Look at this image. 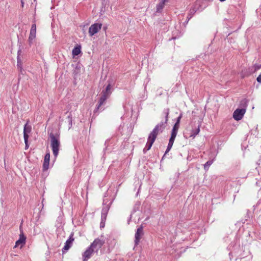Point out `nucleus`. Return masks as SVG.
Wrapping results in <instances>:
<instances>
[{
	"label": "nucleus",
	"mask_w": 261,
	"mask_h": 261,
	"mask_svg": "<svg viewBox=\"0 0 261 261\" xmlns=\"http://www.w3.org/2000/svg\"><path fill=\"white\" fill-rule=\"evenodd\" d=\"M169 112L170 110L169 108L164 109L163 111V115H164L165 117V122H161L156 125L153 130L149 134L148 138L155 141L157 136L163 132L166 126V124H167Z\"/></svg>",
	"instance_id": "1"
},
{
	"label": "nucleus",
	"mask_w": 261,
	"mask_h": 261,
	"mask_svg": "<svg viewBox=\"0 0 261 261\" xmlns=\"http://www.w3.org/2000/svg\"><path fill=\"white\" fill-rule=\"evenodd\" d=\"M49 137L50 140V146L53 154L56 158L58 155L60 147V136L57 134H54L53 133H50L49 135Z\"/></svg>",
	"instance_id": "2"
},
{
	"label": "nucleus",
	"mask_w": 261,
	"mask_h": 261,
	"mask_svg": "<svg viewBox=\"0 0 261 261\" xmlns=\"http://www.w3.org/2000/svg\"><path fill=\"white\" fill-rule=\"evenodd\" d=\"M112 85L109 83L106 87V89L102 90L101 92V95L98 102L96 110H98L100 109V107L105 102L106 100L110 97L111 94Z\"/></svg>",
	"instance_id": "3"
},
{
	"label": "nucleus",
	"mask_w": 261,
	"mask_h": 261,
	"mask_svg": "<svg viewBox=\"0 0 261 261\" xmlns=\"http://www.w3.org/2000/svg\"><path fill=\"white\" fill-rule=\"evenodd\" d=\"M102 25L101 23H95L92 24L89 28L88 33L89 36L92 37L94 34L97 33L101 29Z\"/></svg>",
	"instance_id": "4"
},
{
	"label": "nucleus",
	"mask_w": 261,
	"mask_h": 261,
	"mask_svg": "<svg viewBox=\"0 0 261 261\" xmlns=\"http://www.w3.org/2000/svg\"><path fill=\"white\" fill-rule=\"evenodd\" d=\"M104 243L105 241L103 240L97 238L94 240L93 243L90 245V247L92 248L94 251L97 252L100 248H101Z\"/></svg>",
	"instance_id": "5"
},
{
	"label": "nucleus",
	"mask_w": 261,
	"mask_h": 261,
	"mask_svg": "<svg viewBox=\"0 0 261 261\" xmlns=\"http://www.w3.org/2000/svg\"><path fill=\"white\" fill-rule=\"evenodd\" d=\"M246 112L245 109H237L233 114V117L236 120H240L243 118Z\"/></svg>",
	"instance_id": "6"
},
{
	"label": "nucleus",
	"mask_w": 261,
	"mask_h": 261,
	"mask_svg": "<svg viewBox=\"0 0 261 261\" xmlns=\"http://www.w3.org/2000/svg\"><path fill=\"white\" fill-rule=\"evenodd\" d=\"M36 25L35 23V21H34V23L32 24L31 29L30 30V35L29 37V42L30 44L32 43L33 40L36 37Z\"/></svg>",
	"instance_id": "7"
},
{
	"label": "nucleus",
	"mask_w": 261,
	"mask_h": 261,
	"mask_svg": "<svg viewBox=\"0 0 261 261\" xmlns=\"http://www.w3.org/2000/svg\"><path fill=\"white\" fill-rule=\"evenodd\" d=\"M143 235V227L140 226L137 230V231L135 233V245H138L140 239H141L142 236Z\"/></svg>",
	"instance_id": "8"
},
{
	"label": "nucleus",
	"mask_w": 261,
	"mask_h": 261,
	"mask_svg": "<svg viewBox=\"0 0 261 261\" xmlns=\"http://www.w3.org/2000/svg\"><path fill=\"white\" fill-rule=\"evenodd\" d=\"M94 252V250L89 246L83 254V261H87L89 259Z\"/></svg>",
	"instance_id": "9"
},
{
	"label": "nucleus",
	"mask_w": 261,
	"mask_h": 261,
	"mask_svg": "<svg viewBox=\"0 0 261 261\" xmlns=\"http://www.w3.org/2000/svg\"><path fill=\"white\" fill-rule=\"evenodd\" d=\"M73 236V234L71 233L69 236V239L66 241L64 247L63 248V252H64V250H68L71 247L72 243L74 241Z\"/></svg>",
	"instance_id": "10"
},
{
	"label": "nucleus",
	"mask_w": 261,
	"mask_h": 261,
	"mask_svg": "<svg viewBox=\"0 0 261 261\" xmlns=\"http://www.w3.org/2000/svg\"><path fill=\"white\" fill-rule=\"evenodd\" d=\"M29 121L25 123L23 127V138L24 139H28L29 134L31 132L32 127L29 125Z\"/></svg>",
	"instance_id": "11"
},
{
	"label": "nucleus",
	"mask_w": 261,
	"mask_h": 261,
	"mask_svg": "<svg viewBox=\"0 0 261 261\" xmlns=\"http://www.w3.org/2000/svg\"><path fill=\"white\" fill-rule=\"evenodd\" d=\"M21 53H22L21 49H19L17 52V66L18 69L20 70V72H22V61L20 57Z\"/></svg>",
	"instance_id": "12"
},
{
	"label": "nucleus",
	"mask_w": 261,
	"mask_h": 261,
	"mask_svg": "<svg viewBox=\"0 0 261 261\" xmlns=\"http://www.w3.org/2000/svg\"><path fill=\"white\" fill-rule=\"evenodd\" d=\"M200 6V1L197 0L195 2L193 8L190 10L189 14L193 16V15L196 13V12L199 10Z\"/></svg>",
	"instance_id": "13"
},
{
	"label": "nucleus",
	"mask_w": 261,
	"mask_h": 261,
	"mask_svg": "<svg viewBox=\"0 0 261 261\" xmlns=\"http://www.w3.org/2000/svg\"><path fill=\"white\" fill-rule=\"evenodd\" d=\"M25 240L26 237L23 233L20 234L19 239L15 243V247H17L20 245H21V247H22L25 244Z\"/></svg>",
	"instance_id": "14"
},
{
	"label": "nucleus",
	"mask_w": 261,
	"mask_h": 261,
	"mask_svg": "<svg viewBox=\"0 0 261 261\" xmlns=\"http://www.w3.org/2000/svg\"><path fill=\"white\" fill-rule=\"evenodd\" d=\"M50 160V154L49 153H47L44 156V162L43 164V170H46L48 168L49 163Z\"/></svg>",
	"instance_id": "15"
},
{
	"label": "nucleus",
	"mask_w": 261,
	"mask_h": 261,
	"mask_svg": "<svg viewBox=\"0 0 261 261\" xmlns=\"http://www.w3.org/2000/svg\"><path fill=\"white\" fill-rule=\"evenodd\" d=\"M154 141H155L154 140H153L149 138H147V142L146 144L145 147L143 149V151L144 153L146 151L149 150L151 148V147L153 143L154 142Z\"/></svg>",
	"instance_id": "16"
},
{
	"label": "nucleus",
	"mask_w": 261,
	"mask_h": 261,
	"mask_svg": "<svg viewBox=\"0 0 261 261\" xmlns=\"http://www.w3.org/2000/svg\"><path fill=\"white\" fill-rule=\"evenodd\" d=\"M166 2V0H160L159 4L156 6V12L160 13L162 11Z\"/></svg>",
	"instance_id": "17"
},
{
	"label": "nucleus",
	"mask_w": 261,
	"mask_h": 261,
	"mask_svg": "<svg viewBox=\"0 0 261 261\" xmlns=\"http://www.w3.org/2000/svg\"><path fill=\"white\" fill-rule=\"evenodd\" d=\"M199 132H200V126L198 125L197 128H196L195 129H193L192 130L190 137H192L193 138H195V136L199 134Z\"/></svg>",
	"instance_id": "18"
},
{
	"label": "nucleus",
	"mask_w": 261,
	"mask_h": 261,
	"mask_svg": "<svg viewBox=\"0 0 261 261\" xmlns=\"http://www.w3.org/2000/svg\"><path fill=\"white\" fill-rule=\"evenodd\" d=\"M179 128V127L174 125L171 131V136L176 137Z\"/></svg>",
	"instance_id": "19"
},
{
	"label": "nucleus",
	"mask_w": 261,
	"mask_h": 261,
	"mask_svg": "<svg viewBox=\"0 0 261 261\" xmlns=\"http://www.w3.org/2000/svg\"><path fill=\"white\" fill-rule=\"evenodd\" d=\"M81 53V47H75L72 50V54L74 56H77Z\"/></svg>",
	"instance_id": "20"
},
{
	"label": "nucleus",
	"mask_w": 261,
	"mask_h": 261,
	"mask_svg": "<svg viewBox=\"0 0 261 261\" xmlns=\"http://www.w3.org/2000/svg\"><path fill=\"white\" fill-rule=\"evenodd\" d=\"M213 162V160H209L207 162H206L205 164L204 165V169L205 170H207L210 166L212 164Z\"/></svg>",
	"instance_id": "21"
},
{
	"label": "nucleus",
	"mask_w": 261,
	"mask_h": 261,
	"mask_svg": "<svg viewBox=\"0 0 261 261\" xmlns=\"http://www.w3.org/2000/svg\"><path fill=\"white\" fill-rule=\"evenodd\" d=\"M181 117H182V114H180L179 115V116L177 117V118L176 119V121L174 125L179 127L180 121Z\"/></svg>",
	"instance_id": "22"
},
{
	"label": "nucleus",
	"mask_w": 261,
	"mask_h": 261,
	"mask_svg": "<svg viewBox=\"0 0 261 261\" xmlns=\"http://www.w3.org/2000/svg\"><path fill=\"white\" fill-rule=\"evenodd\" d=\"M173 145V144H172L168 143V146H167V148L166 149V150L165 151V153L164 155H163V156L162 158V159L164 158V157L165 156L166 154H167L170 150V149H171Z\"/></svg>",
	"instance_id": "23"
},
{
	"label": "nucleus",
	"mask_w": 261,
	"mask_h": 261,
	"mask_svg": "<svg viewBox=\"0 0 261 261\" xmlns=\"http://www.w3.org/2000/svg\"><path fill=\"white\" fill-rule=\"evenodd\" d=\"M109 209V208L108 206H105L102 209L101 214H107Z\"/></svg>",
	"instance_id": "24"
},
{
	"label": "nucleus",
	"mask_w": 261,
	"mask_h": 261,
	"mask_svg": "<svg viewBox=\"0 0 261 261\" xmlns=\"http://www.w3.org/2000/svg\"><path fill=\"white\" fill-rule=\"evenodd\" d=\"M67 119L69 122V127L70 128L72 126V118L70 115L67 117Z\"/></svg>",
	"instance_id": "25"
},
{
	"label": "nucleus",
	"mask_w": 261,
	"mask_h": 261,
	"mask_svg": "<svg viewBox=\"0 0 261 261\" xmlns=\"http://www.w3.org/2000/svg\"><path fill=\"white\" fill-rule=\"evenodd\" d=\"M175 138H176L175 136H171L170 138L169 141V143L173 144Z\"/></svg>",
	"instance_id": "26"
},
{
	"label": "nucleus",
	"mask_w": 261,
	"mask_h": 261,
	"mask_svg": "<svg viewBox=\"0 0 261 261\" xmlns=\"http://www.w3.org/2000/svg\"><path fill=\"white\" fill-rule=\"evenodd\" d=\"M175 138H176L175 136H171L170 138L169 141V143L173 144Z\"/></svg>",
	"instance_id": "27"
},
{
	"label": "nucleus",
	"mask_w": 261,
	"mask_h": 261,
	"mask_svg": "<svg viewBox=\"0 0 261 261\" xmlns=\"http://www.w3.org/2000/svg\"><path fill=\"white\" fill-rule=\"evenodd\" d=\"M249 74H250L249 73H248L247 72H246L245 71H243V70L242 71V73H241V75H242V77H244L245 76H247Z\"/></svg>",
	"instance_id": "28"
},
{
	"label": "nucleus",
	"mask_w": 261,
	"mask_h": 261,
	"mask_svg": "<svg viewBox=\"0 0 261 261\" xmlns=\"http://www.w3.org/2000/svg\"><path fill=\"white\" fill-rule=\"evenodd\" d=\"M107 214H101V221H105L106 220Z\"/></svg>",
	"instance_id": "29"
},
{
	"label": "nucleus",
	"mask_w": 261,
	"mask_h": 261,
	"mask_svg": "<svg viewBox=\"0 0 261 261\" xmlns=\"http://www.w3.org/2000/svg\"><path fill=\"white\" fill-rule=\"evenodd\" d=\"M24 143H25V149H28L29 147V144H28V139H24Z\"/></svg>",
	"instance_id": "30"
},
{
	"label": "nucleus",
	"mask_w": 261,
	"mask_h": 261,
	"mask_svg": "<svg viewBox=\"0 0 261 261\" xmlns=\"http://www.w3.org/2000/svg\"><path fill=\"white\" fill-rule=\"evenodd\" d=\"M192 17V16L190 15L189 14H188V16H187V20L185 21V23L187 24L189 20Z\"/></svg>",
	"instance_id": "31"
},
{
	"label": "nucleus",
	"mask_w": 261,
	"mask_h": 261,
	"mask_svg": "<svg viewBox=\"0 0 261 261\" xmlns=\"http://www.w3.org/2000/svg\"><path fill=\"white\" fill-rule=\"evenodd\" d=\"M256 80L258 83H261V73L259 74V75L257 77Z\"/></svg>",
	"instance_id": "32"
},
{
	"label": "nucleus",
	"mask_w": 261,
	"mask_h": 261,
	"mask_svg": "<svg viewBox=\"0 0 261 261\" xmlns=\"http://www.w3.org/2000/svg\"><path fill=\"white\" fill-rule=\"evenodd\" d=\"M260 67H261V65H255V70H258L260 68Z\"/></svg>",
	"instance_id": "33"
},
{
	"label": "nucleus",
	"mask_w": 261,
	"mask_h": 261,
	"mask_svg": "<svg viewBox=\"0 0 261 261\" xmlns=\"http://www.w3.org/2000/svg\"><path fill=\"white\" fill-rule=\"evenodd\" d=\"M103 221H101V223H100V227H104V226H105V224H104V223H103Z\"/></svg>",
	"instance_id": "34"
},
{
	"label": "nucleus",
	"mask_w": 261,
	"mask_h": 261,
	"mask_svg": "<svg viewBox=\"0 0 261 261\" xmlns=\"http://www.w3.org/2000/svg\"><path fill=\"white\" fill-rule=\"evenodd\" d=\"M247 101V100L246 99H244L242 101V103L243 102H245L246 103V102Z\"/></svg>",
	"instance_id": "35"
},
{
	"label": "nucleus",
	"mask_w": 261,
	"mask_h": 261,
	"mask_svg": "<svg viewBox=\"0 0 261 261\" xmlns=\"http://www.w3.org/2000/svg\"><path fill=\"white\" fill-rule=\"evenodd\" d=\"M220 2H224L225 1V0H219Z\"/></svg>",
	"instance_id": "36"
},
{
	"label": "nucleus",
	"mask_w": 261,
	"mask_h": 261,
	"mask_svg": "<svg viewBox=\"0 0 261 261\" xmlns=\"http://www.w3.org/2000/svg\"><path fill=\"white\" fill-rule=\"evenodd\" d=\"M166 2H167V1H168V0H166Z\"/></svg>",
	"instance_id": "37"
}]
</instances>
